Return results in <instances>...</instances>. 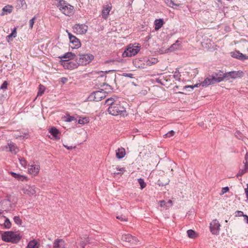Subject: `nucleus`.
<instances>
[{
  "label": "nucleus",
  "mask_w": 248,
  "mask_h": 248,
  "mask_svg": "<svg viewBox=\"0 0 248 248\" xmlns=\"http://www.w3.org/2000/svg\"><path fill=\"white\" fill-rule=\"evenodd\" d=\"M124 104V102L121 103L117 97H110L105 101V104L109 106L108 108V112L114 116H124L126 114V111Z\"/></svg>",
  "instance_id": "f257e3e1"
},
{
  "label": "nucleus",
  "mask_w": 248,
  "mask_h": 248,
  "mask_svg": "<svg viewBox=\"0 0 248 248\" xmlns=\"http://www.w3.org/2000/svg\"><path fill=\"white\" fill-rule=\"evenodd\" d=\"M57 3L56 5L60 11L66 16H71L74 13V6L70 5L64 0H56Z\"/></svg>",
  "instance_id": "f03ea898"
},
{
  "label": "nucleus",
  "mask_w": 248,
  "mask_h": 248,
  "mask_svg": "<svg viewBox=\"0 0 248 248\" xmlns=\"http://www.w3.org/2000/svg\"><path fill=\"white\" fill-rule=\"evenodd\" d=\"M21 238L19 234L15 233L13 231H6L1 234L2 240L6 242L17 243Z\"/></svg>",
  "instance_id": "7ed1b4c3"
},
{
  "label": "nucleus",
  "mask_w": 248,
  "mask_h": 248,
  "mask_svg": "<svg viewBox=\"0 0 248 248\" xmlns=\"http://www.w3.org/2000/svg\"><path fill=\"white\" fill-rule=\"evenodd\" d=\"M140 50V46H139V44H129L123 52L122 57L125 58L135 56L139 52Z\"/></svg>",
  "instance_id": "20e7f679"
},
{
  "label": "nucleus",
  "mask_w": 248,
  "mask_h": 248,
  "mask_svg": "<svg viewBox=\"0 0 248 248\" xmlns=\"http://www.w3.org/2000/svg\"><path fill=\"white\" fill-rule=\"evenodd\" d=\"M108 93L104 89L96 91L91 93L88 98V100L89 101L98 102L104 99Z\"/></svg>",
  "instance_id": "39448f33"
},
{
  "label": "nucleus",
  "mask_w": 248,
  "mask_h": 248,
  "mask_svg": "<svg viewBox=\"0 0 248 248\" xmlns=\"http://www.w3.org/2000/svg\"><path fill=\"white\" fill-rule=\"evenodd\" d=\"M60 63L63 66L65 69L72 70L77 68L79 64L78 63V58L76 61H71V60H61Z\"/></svg>",
  "instance_id": "423d86ee"
},
{
  "label": "nucleus",
  "mask_w": 248,
  "mask_h": 248,
  "mask_svg": "<svg viewBox=\"0 0 248 248\" xmlns=\"http://www.w3.org/2000/svg\"><path fill=\"white\" fill-rule=\"evenodd\" d=\"M94 56L91 54H79L78 58V64L84 65L89 63L94 59Z\"/></svg>",
  "instance_id": "0eeeda50"
},
{
  "label": "nucleus",
  "mask_w": 248,
  "mask_h": 248,
  "mask_svg": "<svg viewBox=\"0 0 248 248\" xmlns=\"http://www.w3.org/2000/svg\"><path fill=\"white\" fill-rule=\"evenodd\" d=\"M121 239L123 241L129 243L131 246L136 245L138 242V239L136 237L133 236L128 233L123 234Z\"/></svg>",
  "instance_id": "6e6552de"
},
{
  "label": "nucleus",
  "mask_w": 248,
  "mask_h": 248,
  "mask_svg": "<svg viewBox=\"0 0 248 248\" xmlns=\"http://www.w3.org/2000/svg\"><path fill=\"white\" fill-rule=\"evenodd\" d=\"M220 224L217 219H214L210 224V230L214 234H218L220 231Z\"/></svg>",
  "instance_id": "1a4fd4ad"
},
{
  "label": "nucleus",
  "mask_w": 248,
  "mask_h": 248,
  "mask_svg": "<svg viewBox=\"0 0 248 248\" xmlns=\"http://www.w3.org/2000/svg\"><path fill=\"white\" fill-rule=\"evenodd\" d=\"M225 74V80H229L230 79H235L238 77H241L242 75L243 72L241 71H230L226 72Z\"/></svg>",
  "instance_id": "9d476101"
},
{
  "label": "nucleus",
  "mask_w": 248,
  "mask_h": 248,
  "mask_svg": "<svg viewBox=\"0 0 248 248\" xmlns=\"http://www.w3.org/2000/svg\"><path fill=\"white\" fill-rule=\"evenodd\" d=\"M231 55L232 57L240 61L248 60V56L242 54L238 50H235L233 52H231Z\"/></svg>",
  "instance_id": "9b49d317"
},
{
  "label": "nucleus",
  "mask_w": 248,
  "mask_h": 248,
  "mask_svg": "<svg viewBox=\"0 0 248 248\" xmlns=\"http://www.w3.org/2000/svg\"><path fill=\"white\" fill-rule=\"evenodd\" d=\"M88 28V26L84 24H76L74 27V29L80 34L86 33Z\"/></svg>",
  "instance_id": "f8f14e48"
},
{
  "label": "nucleus",
  "mask_w": 248,
  "mask_h": 248,
  "mask_svg": "<svg viewBox=\"0 0 248 248\" xmlns=\"http://www.w3.org/2000/svg\"><path fill=\"white\" fill-rule=\"evenodd\" d=\"M68 36L70 40V42L74 46L73 47V48H78L80 47L81 43L78 38L69 32L68 33Z\"/></svg>",
  "instance_id": "ddd939ff"
},
{
  "label": "nucleus",
  "mask_w": 248,
  "mask_h": 248,
  "mask_svg": "<svg viewBox=\"0 0 248 248\" xmlns=\"http://www.w3.org/2000/svg\"><path fill=\"white\" fill-rule=\"evenodd\" d=\"M66 243L62 239H57L53 243V248H65Z\"/></svg>",
  "instance_id": "4468645a"
},
{
  "label": "nucleus",
  "mask_w": 248,
  "mask_h": 248,
  "mask_svg": "<svg viewBox=\"0 0 248 248\" xmlns=\"http://www.w3.org/2000/svg\"><path fill=\"white\" fill-rule=\"evenodd\" d=\"M24 193L29 195H33L35 194L36 191L34 186H27L23 189Z\"/></svg>",
  "instance_id": "2eb2a0df"
},
{
  "label": "nucleus",
  "mask_w": 248,
  "mask_h": 248,
  "mask_svg": "<svg viewBox=\"0 0 248 248\" xmlns=\"http://www.w3.org/2000/svg\"><path fill=\"white\" fill-rule=\"evenodd\" d=\"M40 170L39 165H29L28 171L31 174L35 175L37 174Z\"/></svg>",
  "instance_id": "dca6fc26"
},
{
  "label": "nucleus",
  "mask_w": 248,
  "mask_h": 248,
  "mask_svg": "<svg viewBox=\"0 0 248 248\" xmlns=\"http://www.w3.org/2000/svg\"><path fill=\"white\" fill-rule=\"evenodd\" d=\"M9 173L15 179L18 181H27L28 178L27 177L24 175H21L19 173H16V172L10 171Z\"/></svg>",
  "instance_id": "f3484780"
},
{
  "label": "nucleus",
  "mask_w": 248,
  "mask_h": 248,
  "mask_svg": "<svg viewBox=\"0 0 248 248\" xmlns=\"http://www.w3.org/2000/svg\"><path fill=\"white\" fill-rule=\"evenodd\" d=\"M13 10V6L11 5H7L5 6L2 9V12L0 13V16H3L12 13Z\"/></svg>",
  "instance_id": "a211bd4d"
},
{
  "label": "nucleus",
  "mask_w": 248,
  "mask_h": 248,
  "mask_svg": "<svg viewBox=\"0 0 248 248\" xmlns=\"http://www.w3.org/2000/svg\"><path fill=\"white\" fill-rule=\"evenodd\" d=\"M213 74L218 80H220V82L225 79V74L223 71L217 70Z\"/></svg>",
  "instance_id": "6ab92c4d"
},
{
  "label": "nucleus",
  "mask_w": 248,
  "mask_h": 248,
  "mask_svg": "<svg viewBox=\"0 0 248 248\" xmlns=\"http://www.w3.org/2000/svg\"><path fill=\"white\" fill-rule=\"evenodd\" d=\"M111 9V6L109 5H106L103 7L102 11V16L103 18L107 19L108 17L109 13Z\"/></svg>",
  "instance_id": "aec40b11"
},
{
  "label": "nucleus",
  "mask_w": 248,
  "mask_h": 248,
  "mask_svg": "<svg viewBox=\"0 0 248 248\" xmlns=\"http://www.w3.org/2000/svg\"><path fill=\"white\" fill-rule=\"evenodd\" d=\"M49 132L55 138V139H56V140L60 139V138L59 136L60 132L56 127H51L49 129Z\"/></svg>",
  "instance_id": "412c9836"
},
{
  "label": "nucleus",
  "mask_w": 248,
  "mask_h": 248,
  "mask_svg": "<svg viewBox=\"0 0 248 248\" xmlns=\"http://www.w3.org/2000/svg\"><path fill=\"white\" fill-rule=\"evenodd\" d=\"M75 57L76 55L75 53H72L71 52H68L65 53L61 56H59V58L61 59V60H62V58L68 59V60L70 61L71 60H73L75 58Z\"/></svg>",
  "instance_id": "4be33fe9"
},
{
  "label": "nucleus",
  "mask_w": 248,
  "mask_h": 248,
  "mask_svg": "<svg viewBox=\"0 0 248 248\" xmlns=\"http://www.w3.org/2000/svg\"><path fill=\"white\" fill-rule=\"evenodd\" d=\"M125 155V149L124 148H118L116 150V156L117 158L121 159Z\"/></svg>",
  "instance_id": "5701e85b"
},
{
  "label": "nucleus",
  "mask_w": 248,
  "mask_h": 248,
  "mask_svg": "<svg viewBox=\"0 0 248 248\" xmlns=\"http://www.w3.org/2000/svg\"><path fill=\"white\" fill-rule=\"evenodd\" d=\"M212 84H214V83L210 75H209L208 77L205 78L203 81L202 82V87H206Z\"/></svg>",
  "instance_id": "b1692460"
},
{
  "label": "nucleus",
  "mask_w": 248,
  "mask_h": 248,
  "mask_svg": "<svg viewBox=\"0 0 248 248\" xmlns=\"http://www.w3.org/2000/svg\"><path fill=\"white\" fill-rule=\"evenodd\" d=\"M164 24L163 19L160 18L159 19H156L155 21V30L156 31L160 29Z\"/></svg>",
  "instance_id": "393cba45"
},
{
  "label": "nucleus",
  "mask_w": 248,
  "mask_h": 248,
  "mask_svg": "<svg viewBox=\"0 0 248 248\" xmlns=\"http://www.w3.org/2000/svg\"><path fill=\"white\" fill-rule=\"evenodd\" d=\"M39 244L35 240L30 241L27 248H38Z\"/></svg>",
  "instance_id": "a878e982"
},
{
  "label": "nucleus",
  "mask_w": 248,
  "mask_h": 248,
  "mask_svg": "<svg viewBox=\"0 0 248 248\" xmlns=\"http://www.w3.org/2000/svg\"><path fill=\"white\" fill-rule=\"evenodd\" d=\"M247 171H248V164L247 163L246 165H244V168L242 169H240L237 174V177H238L239 176H242L243 174H244Z\"/></svg>",
  "instance_id": "bb28decb"
},
{
  "label": "nucleus",
  "mask_w": 248,
  "mask_h": 248,
  "mask_svg": "<svg viewBox=\"0 0 248 248\" xmlns=\"http://www.w3.org/2000/svg\"><path fill=\"white\" fill-rule=\"evenodd\" d=\"M17 6L19 8L26 9L27 8V4L25 0H17Z\"/></svg>",
  "instance_id": "cd10ccee"
},
{
  "label": "nucleus",
  "mask_w": 248,
  "mask_h": 248,
  "mask_svg": "<svg viewBox=\"0 0 248 248\" xmlns=\"http://www.w3.org/2000/svg\"><path fill=\"white\" fill-rule=\"evenodd\" d=\"M10 151L12 153H16V146L15 144L13 142H10L8 144Z\"/></svg>",
  "instance_id": "c85d7f7f"
},
{
  "label": "nucleus",
  "mask_w": 248,
  "mask_h": 248,
  "mask_svg": "<svg viewBox=\"0 0 248 248\" xmlns=\"http://www.w3.org/2000/svg\"><path fill=\"white\" fill-rule=\"evenodd\" d=\"M187 234L190 238H195L197 236L196 232L193 230H188L187 231Z\"/></svg>",
  "instance_id": "c756f323"
},
{
  "label": "nucleus",
  "mask_w": 248,
  "mask_h": 248,
  "mask_svg": "<svg viewBox=\"0 0 248 248\" xmlns=\"http://www.w3.org/2000/svg\"><path fill=\"white\" fill-rule=\"evenodd\" d=\"M46 87L44 85L40 84L39 86L38 92L37 93V96H39L42 95V94L44 93Z\"/></svg>",
  "instance_id": "7c9ffc66"
},
{
  "label": "nucleus",
  "mask_w": 248,
  "mask_h": 248,
  "mask_svg": "<svg viewBox=\"0 0 248 248\" xmlns=\"http://www.w3.org/2000/svg\"><path fill=\"white\" fill-rule=\"evenodd\" d=\"M165 2L168 6L172 8H173L174 6L178 7L180 5L179 4L174 3L172 0H165Z\"/></svg>",
  "instance_id": "2f4dec72"
},
{
  "label": "nucleus",
  "mask_w": 248,
  "mask_h": 248,
  "mask_svg": "<svg viewBox=\"0 0 248 248\" xmlns=\"http://www.w3.org/2000/svg\"><path fill=\"white\" fill-rule=\"evenodd\" d=\"M101 87H108V89L104 88L103 89L104 91L107 92V93H109L111 92L112 90V88L111 86L109 85L108 84L106 83H104L102 85H101Z\"/></svg>",
  "instance_id": "473e14b6"
},
{
  "label": "nucleus",
  "mask_w": 248,
  "mask_h": 248,
  "mask_svg": "<svg viewBox=\"0 0 248 248\" xmlns=\"http://www.w3.org/2000/svg\"><path fill=\"white\" fill-rule=\"evenodd\" d=\"M89 122V119L87 117H84L78 120V123L81 124H87Z\"/></svg>",
  "instance_id": "72a5a7b5"
},
{
  "label": "nucleus",
  "mask_w": 248,
  "mask_h": 248,
  "mask_svg": "<svg viewBox=\"0 0 248 248\" xmlns=\"http://www.w3.org/2000/svg\"><path fill=\"white\" fill-rule=\"evenodd\" d=\"M138 181L140 185V188L142 189L146 186V183L144 182V179L140 178L138 179Z\"/></svg>",
  "instance_id": "f704fd0d"
},
{
  "label": "nucleus",
  "mask_w": 248,
  "mask_h": 248,
  "mask_svg": "<svg viewBox=\"0 0 248 248\" xmlns=\"http://www.w3.org/2000/svg\"><path fill=\"white\" fill-rule=\"evenodd\" d=\"M173 78L177 80H178V81H180V77H181V74H180V72L179 71V70H176L174 72V75L173 76Z\"/></svg>",
  "instance_id": "c9c22d12"
},
{
  "label": "nucleus",
  "mask_w": 248,
  "mask_h": 248,
  "mask_svg": "<svg viewBox=\"0 0 248 248\" xmlns=\"http://www.w3.org/2000/svg\"><path fill=\"white\" fill-rule=\"evenodd\" d=\"M16 28H15L13 30L12 32L7 36V38L10 39L12 37H16Z\"/></svg>",
  "instance_id": "e433bc0d"
},
{
  "label": "nucleus",
  "mask_w": 248,
  "mask_h": 248,
  "mask_svg": "<svg viewBox=\"0 0 248 248\" xmlns=\"http://www.w3.org/2000/svg\"><path fill=\"white\" fill-rule=\"evenodd\" d=\"M4 225L5 228L6 229H10L11 227V223L8 218H5Z\"/></svg>",
  "instance_id": "4c0bfd02"
},
{
  "label": "nucleus",
  "mask_w": 248,
  "mask_h": 248,
  "mask_svg": "<svg viewBox=\"0 0 248 248\" xmlns=\"http://www.w3.org/2000/svg\"><path fill=\"white\" fill-rule=\"evenodd\" d=\"M14 222L17 225H21L22 220L18 216H15L14 217Z\"/></svg>",
  "instance_id": "58836bf2"
},
{
  "label": "nucleus",
  "mask_w": 248,
  "mask_h": 248,
  "mask_svg": "<svg viewBox=\"0 0 248 248\" xmlns=\"http://www.w3.org/2000/svg\"><path fill=\"white\" fill-rule=\"evenodd\" d=\"M8 83L7 81H4L0 86V89L5 91L7 89Z\"/></svg>",
  "instance_id": "ea45409f"
},
{
  "label": "nucleus",
  "mask_w": 248,
  "mask_h": 248,
  "mask_svg": "<svg viewBox=\"0 0 248 248\" xmlns=\"http://www.w3.org/2000/svg\"><path fill=\"white\" fill-rule=\"evenodd\" d=\"M37 19L36 16H34L32 19L29 21L30 28L32 29L35 20Z\"/></svg>",
  "instance_id": "a19ab883"
},
{
  "label": "nucleus",
  "mask_w": 248,
  "mask_h": 248,
  "mask_svg": "<svg viewBox=\"0 0 248 248\" xmlns=\"http://www.w3.org/2000/svg\"><path fill=\"white\" fill-rule=\"evenodd\" d=\"M175 132L173 130H170L167 133L164 135L165 138H170L171 136H173Z\"/></svg>",
  "instance_id": "79ce46f5"
},
{
  "label": "nucleus",
  "mask_w": 248,
  "mask_h": 248,
  "mask_svg": "<svg viewBox=\"0 0 248 248\" xmlns=\"http://www.w3.org/2000/svg\"><path fill=\"white\" fill-rule=\"evenodd\" d=\"M178 48H177V46H176V44H172L170 47V48H169L168 49V51H170V52H171V51H174V50L175 49H178Z\"/></svg>",
  "instance_id": "37998d69"
},
{
  "label": "nucleus",
  "mask_w": 248,
  "mask_h": 248,
  "mask_svg": "<svg viewBox=\"0 0 248 248\" xmlns=\"http://www.w3.org/2000/svg\"><path fill=\"white\" fill-rule=\"evenodd\" d=\"M19 161L21 165L23 167H25L27 165V162L24 158L22 157L21 158H19Z\"/></svg>",
  "instance_id": "c03bdc74"
},
{
  "label": "nucleus",
  "mask_w": 248,
  "mask_h": 248,
  "mask_svg": "<svg viewBox=\"0 0 248 248\" xmlns=\"http://www.w3.org/2000/svg\"><path fill=\"white\" fill-rule=\"evenodd\" d=\"M210 76H211L214 84L217 83H219L220 82V80H218L217 78L215 77V76L213 74H212L211 75H210Z\"/></svg>",
  "instance_id": "a18cd8bd"
},
{
  "label": "nucleus",
  "mask_w": 248,
  "mask_h": 248,
  "mask_svg": "<svg viewBox=\"0 0 248 248\" xmlns=\"http://www.w3.org/2000/svg\"><path fill=\"white\" fill-rule=\"evenodd\" d=\"M139 61H140L139 60H135L133 61V62L136 67L143 68L142 66H141V65L139 64Z\"/></svg>",
  "instance_id": "49530a36"
},
{
  "label": "nucleus",
  "mask_w": 248,
  "mask_h": 248,
  "mask_svg": "<svg viewBox=\"0 0 248 248\" xmlns=\"http://www.w3.org/2000/svg\"><path fill=\"white\" fill-rule=\"evenodd\" d=\"M245 214H244L243 212L241 211H236L235 212V217H244Z\"/></svg>",
  "instance_id": "de8ad7c7"
},
{
  "label": "nucleus",
  "mask_w": 248,
  "mask_h": 248,
  "mask_svg": "<svg viewBox=\"0 0 248 248\" xmlns=\"http://www.w3.org/2000/svg\"><path fill=\"white\" fill-rule=\"evenodd\" d=\"M235 136L238 139H241L243 137V134L240 131H236L235 133Z\"/></svg>",
  "instance_id": "09e8293b"
},
{
  "label": "nucleus",
  "mask_w": 248,
  "mask_h": 248,
  "mask_svg": "<svg viewBox=\"0 0 248 248\" xmlns=\"http://www.w3.org/2000/svg\"><path fill=\"white\" fill-rule=\"evenodd\" d=\"M116 218L119 220H120L122 221H125L127 220L125 216H123L122 215L121 216H118L116 217Z\"/></svg>",
  "instance_id": "8fccbe9b"
},
{
  "label": "nucleus",
  "mask_w": 248,
  "mask_h": 248,
  "mask_svg": "<svg viewBox=\"0 0 248 248\" xmlns=\"http://www.w3.org/2000/svg\"><path fill=\"white\" fill-rule=\"evenodd\" d=\"M123 76L125 77H127L129 78H133L134 75L132 73H123Z\"/></svg>",
  "instance_id": "3c124183"
},
{
  "label": "nucleus",
  "mask_w": 248,
  "mask_h": 248,
  "mask_svg": "<svg viewBox=\"0 0 248 248\" xmlns=\"http://www.w3.org/2000/svg\"><path fill=\"white\" fill-rule=\"evenodd\" d=\"M75 120V117L73 116H68L65 120L66 122H71L72 121Z\"/></svg>",
  "instance_id": "603ef678"
},
{
  "label": "nucleus",
  "mask_w": 248,
  "mask_h": 248,
  "mask_svg": "<svg viewBox=\"0 0 248 248\" xmlns=\"http://www.w3.org/2000/svg\"><path fill=\"white\" fill-rule=\"evenodd\" d=\"M160 205L161 207H169V205H167L166 202L165 201H160Z\"/></svg>",
  "instance_id": "864d4df0"
},
{
  "label": "nucleus",
  "mask_w": 248,
  "mask_h": 248,
  "mask_svg": "<svg viewBox=\"0 0 248 248\" xmlns=\"http://www.w3.org/2000/svg\"><path fill=\"white\" fill-rule=\"evenodd\" d=\"M5 99V97L3 94H0V104H2Z\"/></svg>",
  "instance_id": "5fc2aeb1"
},
{
  "label": "nucleus",
  "mask_w": 248,
  "mask_h": 248,
  "mask_svg": "<svg viewBox=\"0 0 248 248\" xmlns=\"http://www.w3.org/2000/svg\"><path fill=\"white\" fill-rule=\"evenodd\" d=\"M229 190V188L228 186L224 187L222 189V194L226 193Z\"/></svg>",
  "instance_id": "6e6d98bb"
},
{
  "label": "nucleus",
  "mask_w": 248,
  "mask_h": 248,
  "mask_svg": "<svg viewBox=\"0 0 248 248\" xmlns=\"http://www.w3.org/2000/svg\"><path fill=\"white\" fill-rule=\"evenodd\" d=\"M68 81V78L65 77H62L61 78V81L62 84H65Z\"/></svg>",
  "instance_id": "4d7b16f0"
},
{
  "label": "nucleus",
  "mask_w": 248,
  "mask_h": 248,
  "mask_svg": "<svg viewBox=\"0 0 248 248\" xmlns=\"http://www.w3.org/2000/svg\"><path fill=\"white\" fill-rule=\"evenodd\" d=\"M152 60H153L152 62L149 61L148 64L151 65L153 63H155L157 62V60L155 58H152Z\"/></svg>",
  "instance_id": "13d9d810"
},
{
  "label": "nucleus",
  "mask_w": 248,
  "mask_h": 248,
  "mask_svg": "<svg viewBox=\"0 0 248 248\" xmlns=\"http://www.w3.org/2000/svg\"><path fill=\"white\" fill-rule=\"evenodd\" d=\"M243 217L244 221L247 224H248V216L247 215H245Z\"/></svg>",
  "instance_id": "bf43d9fd"
},
{
  "label": "nucleus",
  "mask_w": 248,
  "mask_h": 248,
  "mask_svg": "<svg viewBox=\"0 0 248 248\" xmlns=\"http://www.w3.org/2000/svg\"><path fill=\"white\" fill-rule=\"evenodd\" d=\"M64 146L68 150H72L73 149V148H75L76 147L74 146V147H73V146H67V145H64Z\"/></svg>",
  "instance_id": "052dcab7"
},
{
  "label": "nucleus",
  "mask_w": 248,
  "mask_h": 248,
  "mask_svg": "<svg viewBox=\"0 0 248 248\" xmlns=\"http://www.w3.org/2000/svg\"><path fill=\"white\" fill-rule=\"evenodd\" d=\"M86 243L84 242V241H81L80 243V246L82 248H84L85 247V246H86Z\"/></svg>",
  "instance_id": "680f3d73"
},
{
  "label": "nucleus",
  "mask_w": 248,
  "mask_h": 248,
  "mask_svg": "<svg viewBox=\"0 0 248 248\" xmlns=\"http://www.w3.org/2000/svg\"><path fill=\"white\" fill-rule=\"evenodd\" d=\"M185 89H188L190 88L191 89L193 90L194 89L193 85H186L184 87Z\"/></svg>",
  "instance_id": "e2e57ef3"
},
{
  "label": "nucleus",
  "mask_w": 248,
  "mask_h": 248,
  "mask_svg": "<svg viewBox=\"0 0 248 248\" xmlns=\"http://www.w3.org/2000/svg\"><path fill=\"white\" fill-rule=\"evenodd\" d=\"M117 170L121 171H124L125 170L124 168H119V167L116 168Z\"/></svg>",
  "instance_id": "0e129e2a"
},
{
  "label": "nucleus",
  "mask_w": 248,
  "mask_h": 248,
  "mask_svg": "<svg viewBox=\"0 0 248 248\" xmlns=\"http://www.w3.org/2000/svg\"><path fill=\"white\" fill-rule=\"evenodd\" d=\"M167 205H169V206H171L172 204V201L170 200H169L167 202H166Z\"/></svg>",
  "instance_id": "69168bd1"
},
{
  "label": "nucleus",
  "mask_w": 248,
  "mask_h": 248,
  "mask_svg": "<svg viewBox=\"0 0 248 248\" xmlns=\"http://www.w3.org/2000/svg\"><path fill=\"white\" fill-rule=\"evenodd\" d=\"M174 44H176V46H177V48H179V46L180 45V42L178 40H177Z\"/></svg>",
  "instance_id": "338daca9"
},
{
  "label": "nucleus",
  "mask_w": 248,
  "mask_h": 248,
  "mask_svg": "<svg viewBox=\"0 0 248 248\" xmlns=\"http://www.w3.org/2000/svg\"><path fill=\"white\" fill-rule=\"evenodd\" d=\"M246 196H248V184H247V188L245 189Z\"/></svg>",
  "instance_id": "774afa93"
}]
</instances>
